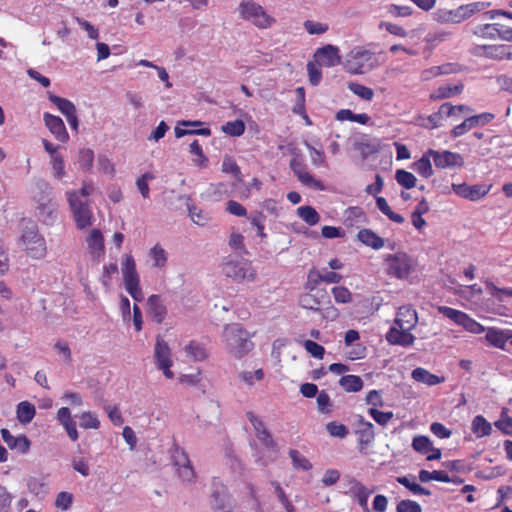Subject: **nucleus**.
<instances>
[{
    "label": "nucleus",
    "mask_w": 512,
    "mask_h": 512,
    "mask_svg": "<svg viewBox=\"0 0 512 512\" xmlns=\"http://www.w3.org/2000/svg\"><path fill=\"white\" fill-rule=\"evenodd\" d=\"M250 334L240 324L227 325L223 332L224 342L228 354L236 359H241L251 352L254 343Z\"/></svg>",
    "instance_id": "nucleus-1"
},
{
    "label": "nucleus",
    "mask_w": 512,
    "mask_h": 512,
    "mask_svg": "<svg viewBox=\"0 0 512 512\" xmlns=\"http://www.w3.org/2000/svg\"><path fill=\"white\" fill-rule=\"evenodd\" d=\"M376 65L374 53L362 47H356L348 54L344 67L350 74H364Z\"/></svg>",
    "instance_id": "nucleus-2"
},
{
    "label": "nucleus",
    "mask_w": 512,
    "mask_h": 512,
    "mask_svg": "<svg viewBox=\"0 0 512 512\" xmlns=\"http://www.w3.org/2000/svg\"><path fill=\"white\" fill-rule=\"evenodd\" d=\"M240 17L248 22H251L259 29L270 28L274 23L275 19L268 15L264 8L253 1H243L239 7Z\"/></svg>",
    "instance_id": "nucleus-3"
},
{
    "label": "nucleus",
    "mask_w": 512,
    "mask_h": 512,
    "mask_svg": "<svg viewBox=\"0 0 512 512\" xmlns=\"http://www.w3.org/2000/svg\"><path fill=\"white\" fill-rule=\"evenodd\" d=\"M66 195L76 227L80 230L90 227L93 213L89 201L80 199V195L76 191L67 192Z\"/></svg>",
    "instance_id": "nucleus-4"
},
{
    "label": "nucleus",
    "mask_w": 512,
    "mask_h": 512,
    "mask_svg": "<svg viewBox=\"0 0 512 512\" xmlns=\"http://www.w3.org/2000/svg\"><path fill=\"white\" fill-rule=\"evenodd\" d=\"M122 275L126 291L135 301L140 302L143 299L140 278L136 270L135 260L130 254H125L123 257Z\"/></svg>",
    "instance_id": "nucleus-5"
},
{
    "label": "nucleus",
    "mask_w": 512,
    "mask_h": 512,
    "mask_svg": "<svg viewBox=\"0 0 512 512\" xmlns=\"http://www.w3.org/2000/svg\"><path fill=\"white\" fill-rule=\"evenodd\" d=\"M485 7L486 4L484 2L462 4L456 9L439 11L438 20L444 24H460L482 11Z\"/></svg>",
    "instance_id": "nucleus-6"
},
{
    "label": "nucleus",
    "mask_w": 512,
    "mask_h": 512,
    "mask_svg": "<svg viewBox=\"0 0 512 512\" xmlns=\"http://www.w3.org/2000/svg\"><path fill=\"white\" fill-rule=\"evenodd\" d=\"M222 272L226 277L233 279L235 282L253 281L256 277V271L251 263L244 259H228L224 261L222 263Z\"/></svg>",
    "instance_id": "nucleus-7"
},
{
    "label": "nucleus",
    "mask_w": 512,
    "mask_h": 512,
    "mask_svg": "<svg viewBox=\"0 0 512 512\" xmlns=\"http://www.w3.org/2000/svg\"><path fill=\"white\" fill-rule=\"evenodd\" d=\"M21 241L28 256L34 259L44 258L47 253L45 239L39 234L37 227L32 225L23 231Z\"/></svg>",
    "instance_id": "nucleus-8"
},
{
    "label": "nucleus",
    "mask_w": 512,
    "mask_h": 512,
    "mask_svg": "<svg viewBox=\"0 0 512 512\" xmlns=\"http://www.w3.org/2000/svg\"><path fill=\"white\" fill-rule=\"evenodd\" d=\"M386 273L390 277L406 279L413 271V261L406 253L390 254L385 259Z\"/></svg>",
    "instance_id": "nucleus-9"
},
{
    "label": "nucleus",
    "mask_w": 512,
    "mask_h": 512,
    "mask_svg": "<svg viewBox=\"0 0 512 512\" xmlns=\"http://www.w3.org/2000/svg\"><path fill=\"white\" fill-rule=\"evenodd\" d=\"M154 358L157 368L163 372L167 379H172L174 377V373L170 369L173 364L171 350L168 344L160 336L156 339Z\"/></svg>",
    "instance_id": "nucleus-10"
},
{
    "label": "nucleus",
    "mask_w": 512,
    "mask_h": 512,
    "mask_svg": "<svg viewBox=\"0 0 512 512\" xmlns=\"http://www.w3.org/2000/svg\"><path fill=\"white\" fill-rule=\"evenodd\" d=\"M429 154L432 155L434 165L438 169L456 168L464 165L463 156L457 152L429 149Z\"/></svg>",
    "instance_id": "nucleus-11"
},
{
    "label": "nucleus",
    "mask_w": 512,
    "mask_h": 512,
    "mask_svg": "<svg viewBox=\"0 0 512 512\" xmlns=\"http://www.w3.org/2000/svg\"><path fill=\"white\" fill-rule=\"evenodd\" d=\"M451 189L459 197H462V198L470 200V201H478V200L482 199L483 197H485L489 193V191L491 189V185H488V184L469 185L467 183H461V184L453 183L451 185Z\"/></svg>",
    "instance_id": "nucleus-12"
},
{
    "label": "nucleus",
    "mask_w": 512,
    "mask_h": 512,
    "mask_svg": "<svg viewBox=\"0 0 512 512\" xmlns=\"http://www.w3.org/2000/svg\"><path fill=\"white\" fill-rule=\"evenodd\" d=\"M171 457L174 465L178 467L180 477L183 480L191 481L195 477V472L185 450L178 445H174Z\"/></svg>",
    "instance_id": "nucleus-13"
},
{
    "label": "nucleus",
    "mask_w": 512,
    "mask_h": 512,
    "mask_svg": "<svg viewBox=\"0 0 512 512\" xmlns=\"http://www.w3.org/2000/svg\"><path fill=\"white\" fill-rule=\"evenodd\" d=\"M355 433L358 436V447L360 451H363L375 439L373 424L365 420L361 415L357 417Z\"/></svg>",
    "instance_id": "nucleus-14"
},
{
    "label": "nucleus",
    "mask_w": 512,
    "mask_h": 512,
    "mask_svg": "<svg viewBox=\"0 0 512 512\" xmlns=\"http://www.w3.org/2000/svg\"><path fill=\"white\" fill-rule=\"evenodd\" d=\"M329 302V296L324 289L316 290L315 292L309 291L301 295L299 304L304 309L318 311L322 304Z\"/></svg>",
    "instance_id": "nucleus-15"
},
{
    "label": "nucleus",
    "mask_w": 512,
    "mask_h": 512,
    "mask_svg": "<svg viewBox=\"0 0 512 512\" xmlns=\"http://www.w3.org/2000/svg\"><path fill=\"white\" fill-rule=\"evenodd\" d=\"M342 280V275L329 271L321 274L316 269H312L308 273L307 288L311 291H315L319 282H325L327 284H337Z\"/></svg>",
    "instance_id": "nucleus-16"
},
{
    "label": "nucleus",
    "mask_w": 512,
    "mask_h": 512,
    "mask_svg": "<svg viewBox=\"0 0 512 512\" xmlns=\"http://www.w3.org/2000/svg\"><path fill=\"white\" fill-rule=\"evenodd\" d=\"M485 339L489 345L501 350H505L507 342L512 339V330H502L499 328L490 327L487 329Z\"/></svg>",
    "instance_id": "nucleus-17"
},
{
    "label": "nucleus",
    "mask_w": 512,
    "mask_h": 512,
    "mask_svg": "<svg viewBox=\"0 0 512 512\" xmlns=\"http://www.w3.org/2000/svg\"><path fill=\"white\" fill-rule=\"evenodd\" d=\"M412 329L391 327L386 334V339L390 344L408 347L413 345L415 337L410 333Z\"/></svg>",
    "instance_id": "nucleus-18"
},
{
    "label": "nucleus",
    "mask_w": 512,
    "mask_h": 512,
    "mask_svg": "<svg viewBox=\"0 0 512 512\" xmlns=\"http://www.w3.org/2000/svg\"><path fill=\"white\" fill-rule=\"evenodd\" d=\"M349 493L354 497L364 512H370L368 498L372 491L368 490L360 481L355 478L349 480Z\"/></svg>",
    "instance_id": "nucleus-19"
},
{
    "label": "nucleus",
    "mask_w": 512,
    "mask_h": 512,
    "mask_svg": "<svg viewBox=\"0 0 512 512\" xmlns=\"http://www.w3.org/2000/svg\"><path fill=\"white\" fill-rule=\"evenodd\" d=\"M44 122L46 127L58 141L66 142L69 139L65 124L60 117L45 113Z\"/></svg>",
    "instance_id": "nucleus-20"
},
{
    "label": "nucleus",
    "mask_w": 512,
    "mask_h": 512,
    "mask_svg": "<svg viewBox=\"0 0 512 512\" xmlns=\"http://www.w3.org/2000/svg\"><path fill=\"white\" fill-rule=\"evenodd\" d=\"M418 322L416 310L411 305H404L398 309L395 325L399 328L413 329Z\"/></svg>",
    "instance_id": "nucleus-21"
},
{
    "label": "nucleus",
    "mask_w": 512,
    "mask_h": 512,
    "mask_svg": "<svg viewBox=\"0 0 512 512\" xmlns=\"http://www.w3.org/2000/svg\"><path fill=\"white\" fill-rule=\"evenodd\" d=\"M3 441L8 445L10 449L17 450L18 452L25 454L30 449V441L25 435L13 436L8 429L3 428L1 430Z\"/></svg>",
    "instance_id": "nucleus-22"
},
{
    "label": "nucleus",
    "mask_w": 512,
    "mask_h": 512,
    "mask_svg": "<svg viewBox=\"0 0 512 512\" xmlns=\"http://www.w3.org/2000/svg\"><path fill=\"white\" fill-rule=\"evenodd\" d=\"M147 306L148 314L156 323L161 324L167 315V308L161 299V296L156 294L149 296Z\"/></svg>",
    "instance_id": "nucleus-23"
},
{
    "label": "nucleus",
    "mask_w": 512,
    "mask_h": 512,
    "mask_svg": "<svg viewBox=\"0 0 512 512\" xmlns=\"http://www.w3.org/2000/svg\"><path fill=\"white\" fill-rule=\"evenodd\" d=\"M503 44L476 45L471 53L476 57H484L492 60H503Z\"/></svg>",
    "instance_id": "nucleus-24"
},
{
    "label": "nucleus",
    "mask_w": 512,
    "mask_h": 512,
    "mask_svg": "<svg viewBox=\"0 0 512 512\" xmlns=\"http://www.w3.org/2000/svg\"><path fill=\"white\" fill-rule=\"evenodd\" d=\"M57 420L65 429L68 437L72 441H77L79 434L77 431L76 423L71 417V413L68 407H61L57 412Z\"/></svg>",
    "instance_id": "nucleus-25"
},
{
    "label": "nucleus",
    "mask_w": 512,
    "mask_h": 512,
    "mask_svg": "<svg viewBox=\"0 0 512 512\" xmlns=\"http://www.w3.org/2000/svg\"><path fill=\"white\" fill-rule=\"evenodd\" d=\"M315 56L320 58L323 64L327 67L338 65L341 60L339 49L333 45H326L322 48H319Z\"/></svg>",
    "instance_id": "nucleus-26"
},
{
    "label": "nucleus",
    "mask_w": 512,
    "mask_h": 512,
    "mask_svg": "<svg viewBox=\"0 0 512 512\" xmlns=\"http://www.w3.org/2000/svg\"><path fill=\"white\" fill-rule=\"evenodd\" d=\"M412 378L419 383L426 384L428 386H435L445 381L444 376H438L431 373L425 368L417 367L412 371Z\"/></svg>",
    "instance_id": "nucleus-27"
},
{
    "label": "nucleus",
    "mask_w": 512,
    "mask_h": 512,
    "mask_svg": "<svg viewBox=\"0 0 512 512\" xmlns=\"http://www.w3.org/2000/svg\"><path fill=\"white\" fill-rule=\"evenodd\" d=\"M357 239L365 246L371 247L374 250H379L384 247V239L378 236L373 230L368 228L360 229L357 233Z\"/></svg>",
    "instance_id": "nucleus-28"
},
{
    "label": "nucleus",
    "mask_w": 512,
    "mask_h": 512,
    "mask_svg": "<svg viewBox=\"0 0 512 512\" xmlns=\"http://www.w3.org/2000/svg\"><path fill=\"white\" fill-rule=\"evenodd\" d=\"M464 85L463 83H458L455 85H442L439 86L431 95L430 98L432 100H442L451 98L457 95H460L463 92Z\"/></svg>",
    "instance_id": "nucleus-29"
},
{
    "label": "nucleus",
    "mask_w": 512,
    "mask_h": 512,
    "mask_svg": "<svg viewBox=\"0 0 512 512\" xmlns=\"http://www.w3.org/2000/svg\"><path fill=\"white\" fill-rule=\"evenodd\" d=\"M432 155L429 154V149L422 155V157L415 161L412 165L414 171L424 178H430L433 174L431 164Z\"/></svg>",
    "instance_id": "nucleus-30"
},
{
    "label": "nucleus",
    "mask_w": 512,
    "mask_h": 512,
    "mask_svg": "<svg viewBox=\"0 0 512 512\" xmlns=\"http://www.w3.org/2000/svg\"><path fill=\"white\" fill-rule=\"evenodd\" d=\"M213 491L211 497L213 499V507L218 510H224L226 507V500L228 497L226 487L219 481H213Z\"/></svg>",
    "instance_id": "nucleus-31"
},
{
    "label": "nucleus",
    "mask_w": 512,
    "mask_h": 512,
    "mask_svg": "<svg viewBox=\"0 0 512 512\" xmlns=\"http://www.w3.org/2000/svg\"><path fill=\"white\" fill-rule=\"evenodd\" d=\"M396 481L415 495H431V492L415 482V476H399Z\"/></svg>",
    "instance_id": "nucleus-32"
},
{
    "label": "nucleus",
    "mask_w": 512,
    "mask_h": 512,
    "mask_svg": "<svg viewBox=\"0 0 512 512\" xmlns=\"http://www.w3.org/2000/svg\"><path fill=\"white\" fill-rule=\"evenodd\" d=\"M185 351L193 361H203L208 357V352L204 344L195 340H192L185 347Z\"/></svg>",
    "instance_id": "nucleus-33"
},
{
    "label": "nucleus",
    "mask_w": 512,
    "mask_h": 512,
    "mask_svg": "<svg viewBox=\"0 0 512 512\" xmlns=\"http://www.w3.org/2000/svg\"><path fill=\"white\" fill-rule=\"evenodd\" d=\"M339 385L346 392H359L363 388V380L357 375H345L339 379Z\"/></svg>",
    "instance_id": "nucleus-34"
},
{
    "label": "nucleus",
    "mask_w": 512,
    "mask_h": 512,
    "mask_svg": "<svg viewBox=\"0 0 512 512\" xmlns=\"http://www.w3.org/2000/svg\"><path fill=\"white\" fill-rule=\"evenodd\" d=\"M87 244L92 254H101L104 251V239L99 229H93L87 237Z\"/></svg>",
    "instance_id": "nucleus-35"
},
{
    "label": "nucleus",
    "mask_w": 512,
    "mask_h": 512,
    "mask_svg": "<svg viewBox=\"0 0 512 512\" xmlns=\"http://www.w3.org/2000/svg\"><path fill=\"white\" fill-rule=\"evenodd\" d=\"M17 419L23 424L30 423L36 413L35 406L28 401L20 402L17 406Z\"/></svg>",
    "instance_id": "nucleus-36"
},
{
    "label": "nucleus",
    "mask_w": 512,
    "mask_h": 512,
    "mask_svg": "<svg viewBox=\"0 0 512 512\" xmlns=\"http://www.w3.org/2000/svg\"><path fill=\"white\" fill-rule=\"evenodd\" d=\"M471 429L478 438L488 436L492 432L491 424L482 415L474 417Z\"/></svg>",
    "instance_id": "nucleus-37"
},
{
    "label": "nucleus",
    "mask_w": 512,
    "mask_h": 512,
    "mask_svg": "<svg viewBox=\"0 0 512 512\" xmlns=\"http://www.w3.org/2000/svg\"><path fill=\"white\" fill-rule=\"evenodd\" d=\"M376 205L378 209L387 216L391 221L402 224L404 223L405 219L402 215L395 213L391 207L389 206L388 202L384 197H377L376 198Z\"/></svg>",
    "instance_id": "nucleus-38"
},
{
    "label": "nucleus",
    "mask_w": 512,
    "mask_h": 512,
    "mask_svg": "<svg viewBox=\"0 0 512 512\" xmlns=\"http://www.w3.org/2000/svg\"><path fill=\"white\" fill-rule=\"evenodd\" d=\"M297 215L310 226H314L320 221L318 212L309 205L299 207L297 209Z\"/></svg>",
    "instance_id": "nucleus-39"
},
{
    "label": "nucleus",
    "mask_w": 512,
    "mask_h": 512,
    "mask_svg": "<svg viewBox=\"0 0 512 512\" xmlns=\"http://www.w3.org/2000/svg\"><path fill=\"white\" fill-rule=\"evenodd\" d=\"M493 23L478 24L471 28V34L477 38L495 40Z\"/></svg>",
    "instance_id": "nucleus-40"
},
{
    "label": "nucleus",
    "mask_w": 512,
    "mask_h": 512,
    "mask_svg": "<svg viewBox=\"0 0 512 512\" xmlns=\"http://www.w3.org/2000/svg\"><path fill=\"white\" fill-rule=\"evenodd\" d=\"M48 98L53 104L57 106V108L63 115H65V117L71 115L76 111L74 104L68 99L61 98L54 94H49Z\"/></svg>",
    "instance_id": "nucleus-41"
},
{
    "label": "nucleus",
    "mask_w": 512,
    "mask_h": 512,
    "mask_svg": "<svg viewBox=\"0 0 512 512\" xmlns=\"http://www.w3.org/2000/svg\"><path fill=\"white\" fill-rule=\"evenodd\" d=\"M397 183L405 189H412L416 186L417 179L413 173L404 169H398L395 173Z\"/></svg>",
    "instance_id": "nucleus-42"
},
{
    "label": "nucleus",
    "mask_w": 512,
    "mask_h": 512,
    "mask_svg": "<svg viewBox=\"0 0 512 512\" xmlns=\"http://www.w3.org/2000/svg\"><path fill=\"white\" fill-rule=\"evenodd\" d=\"M438 312L460 326H462L464 319L467 315L463 311L456 310L448 306H439Z\"/></svg>",
    "instance_id": "nucleus-43"
},
{
    "label": "nucleus",
    "mask_w": 512,
    "mask_h": 512,
    "mask_svg": "<svg viewBox=\"0 0 512 512\" xmlns=\"http://www.w3.org/2000/svg\"><path fill=\"white\" fill-rule=\"evenodd\" d=\"M289 456L292 460V464L295 469H302L304 471H308L312 468V464L310 463V461L298 450L291 449L289 451Z\"/></svg>",
    "instance_id": "nucleus-44"
},
{
    "label": "nucleus",
    "mask_w": 512,
    "mask_h": 512,
    "mask_svg": "<svg viewBox=\"0 0 512 512\" xmlns=\"http://www.w3.org/2000/svg\"><path fill=\"white\" fill-rule=\"evenodd\" d=\"M222 171L232 174L238 181H242L241 169L233 157L226 155L222 162Z\"/></svg>",
    "instance_id": "nucleus-45"
},
{
    "label": "nucleus",
    "mask_w": 512,
    "mask_h": 512,
    "mask_svg": "<svg viewBox=\"0 0 512 512\" xmlns=\"http://www.w3.org/2000/svg\"><path fill=\"white\" fill-rule=\"evenodd\" d=\"M149 255L153 260L154 267H165L167 263V252L159 244H156L153 248H151Z\"/></svg>",
    "instance_id": "nucleus-46"
},
{
    "label": "nucleus",
    "mask_w": 512,
    "mask_h": 512,
    "mask_svg": "<svg viewBox=\"0 0 512 512\" xmlns=\"http://www.w3.org/2000/svg\"><path fill=\"white\" fill-rule=\"evenodd\" d=\"M222 131L227 135L238 137L245 132V124L240 119L229 121L222 126Z\"/></svg>",
    "instance_id": "nucleus-47"
},
{
    "label": "nucleus",
    "mask_w": 512,
    "mask_h": 512,
    "mask_svg": "<svg viewBox=\"0 0 512 512\" xmlns=\"http://www.w3.org/2000/svg\"><path fill=\"white\" fill-rule=\"evenodd\" d=\"M80 427L83 429H98L100 427V421L98 417L90 412L86 411L79 415Z\"/></svg>",
    "instance_id": "nucleus-48"
},
{
    "label": "nucleus",
    "mask_w": 512,
    "mask_h": 512,
    "mask_svg": "<svg viewBox=\"0 0 512 512\" xmlns=\"http://www.w3.org/2000/svg\"><path fill=\"white\" fill-rule=\"evenodd\" d=\"M348 88L352 93L366 101H371L374 97L373 89L362 84L351 82L348 84Z\"/></svg>",
    "instance_id": "nucleus-49"
},
{
    "label": "nucleus",
    "mask_w": 512,
    "mask_h": 512,
    "mask_svg": "<svg viewBox=\"0 0 512 512\" xmlns=\"http://www.w3.org/2000/svg\"><path fill=\"white\" fill-rule=\"evenodd\" d=\"M78 162L82 170L90 171L94 162V152L89 148H83L79 151Z\"/></svg>",
    "instance_id": "nucleus-50"
},
{
    "label": "nucleus",
    "mask_w": 512,
    "mask_h": 512,
    "mask_svg": "<svg viewBox=\"0 0 512 512\" xmlns=\"http://www.w3.org/2000/svg\"><path fill=\"white\" fill-rule=\"evenodd\" d=\"M368 414L381 426H386L394 417L392 411H380L377 408H369Z\"/></svg>",
    "instance_id": "nucleus-51"
},
{
    "label": "nucleus",
    "mask_w": 512,
    "mask_h": 512,
    "mask_svg": "<svg viewBox=\"0 0 512 512\" xmlns=\"http://www.w3.org/2000/svg\"><path fill=\"white\" fill-rule=\"evenodd\" d=\"M297 178L304 186L320 191L325 189V186L322 183V181L315 179L314 176L310 174L307 170H304L302 173H300V175Z\"/></svg>",
    "instance_id": "nucleus-52"
},
{
    "label": "nucleus",
    "mask_w": 512,
    "mask_h": 512,
    "mask_svg": "<svg viewBox=\"0 0 512 512\" xmlns=\"http://www.w3.org/2000/svg\"><path fill=\"white\" fill-rule=\"evenodd\" d=\"M297 178L304 186L320 191L325 189V186L322 183V181L315 179L314 176L310 174L307 170H304L302 173H300V175Z\"/></svg>",
    "instance_id": "nucleus-53"
},
{
    "label": "nucleus",
    "mask_w": 512,
    "mask_h": 512,
    "mask_svg": "<svg viewBox=\"0 0 512 512\" xmlns=\"http://www.w3.org/2000/svg\"><path fill=\"white\" fill-rule=\"evenodd\" d=\"M432 445L429 437L424 435L415 436L412 440V448L420 454H428L429 448Z\"/></svg>",
    "instance_id": "nucleus-54"
},
{
    "label": "nucleus",
    "mask_w": 512,
    "mask_h": 512,
    "mask_svg": "<svg viewBox=\"0 0 512 512\" xmlns=\"http://www.w3.org/2000/svg\"><path fill=\"white\" fill-rule=\"evenodd\" d=\"M332 294L337 303L346 304L352 301V293L345 286L333 287Z\"/></svg>",
    "instance_id": "nucleus-55"
},
{
    "label": "nucleus",
    "mask_w": 512,
    "mask_h": 512,
    "mask_svg": "<svg viewBox=\"0 0 512 512\" xmlns=\"http://www.w3.org/2000/svg\"><path fill=\"white\" fill-rule=\"evenodd\" d=\"M73 503V495L69 492L62 491L58 493L55 499V507L62 511H67L71 508Z\"/></svg>",
    "instance_id": "nucleus-56"
},
{
    "label": "nucleus",
    "mask_w": 512,
    "mask_h": 512,
    "mask_svg": "<svg viewBox=\"0 0 512 512\" xmlns=\"http://www.w3.org/2000/svg\"><path fill=\"white\" fill-rule=\"evenodd\" d=\"M190 153L197 156V159H195V163L197 166L204 167L208 163V158L205 156L203 149L201 145L199 144L198 140H194L190 144Z\"/></svg>",
    "instance_id": "nucleus-57"
},
{
    "label": "nucleus",
    "mask_w": 512,
    "mask_h": 512,
    "mask_svg": "<svg viewBox=\"0 0 512 512\" xmlns=\"http://www.w3.org/2000/svg\"><path fill=\"white\" fill-rule=\"evenodd\" d=\"M486 289L499 301H503V295L512 297V288H499L491 281L486 282Z\"/></svg>",
    "instance_id": "nucleus-58"
},
{
    "label": "nucleus",
    "mask_w": 512,
    "mask_h": 512,
    "mask_svg": "<svg viewBox=\"0 0 512 512\" xmlns=\"http://www.w3.org/2000/svg\"><path fill=\"white\" fill-rule=\"evenodd\" d=\"M467 118L471 123L472 128H476L478 126H484L490 123L495 118V115L490 112H484Z\"/></svg>",
    "instance_id": "nucleus-59"
},
{
    "label": "nucleus",
    "mask_w": 512,
    "mask_h": 512,
    "mask_svg": "<svg viewBox=\"0 0 512 512\" xmlns=\"http://www.w3.org/2000/svg\"><path fill=\"white\" fill-rule=\"evenodd\" d=\"M303 346L308 353H310L314 358L322 359L325 354V349L322 345L318 344L312 340H305L303 342Z\"/></svg>",
    "instance_id": "nucleus-60"
},
{
    "label": "nucleus",
    "mask_w": 512,
    "mask_h": 512,
    "mask_svg": "<svg viewBox=\"0 0 512 512\" xmlns=\"http://www.w3.org/2000/svg\"><path fill=\"white\" fill-rule=\"evenodd\" d=\"M326 429L333 437L344 438L348 435V428L344 424L335 421L329 422Z\"/></svg>",
    "instance_id": "nucleus-61"
},
{
    "label": "nucleus",
    "mask_w": 512,
    "mask_h": 512,
    "mask_svg": "<svg viewBox=\"0 0 512 512\" xmlns=\"http://www.w3.org/2000/svg\"><path fill=\"white\" fill-rule=\"evenodd\" d=\"M307 71L310 84L313 86H317L322 79V71L319 65L310 61L307 64Z\"/></svg>",
    "instance_id": "nucleus-62"
},
{
    "label": "nucleus",
    "mask_w": 512,
    "mask_h": 512,
    "mask_svg": "<svg viewBox=\"0 0 512 512\" xmlns=\"http://www.w3.org/2000/svg\"><path fill=\"white\" fill-rule=\"evenodd\" d=\"M304 28L311 35L323 34V33L327 32L329 29L327 24L321 23V22H315L313 20H306L304 22Z\"/></svg>",
    "instance_id": "nucleus-63"
},
{
    "label": "nucleus",
    "mask_w": 512,
    "mask_h": 512,
    "mask_svg": "<svg viewBox=\"0 0 512 512\" xmlns=\"http://www.w3.org/2000/svg\"><path fill=\"white\" fill-rule=\"evenodd\" d=\"M396 512H422V508L416 501L406 499L397 504Z\"/></svg>",
    "instance_id": "nucleus-64"
}]
</instances>
